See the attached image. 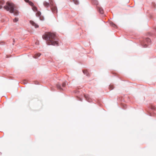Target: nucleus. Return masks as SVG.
Returning a JSON list of instances; mask_svg holds the SVG:
<instances>
[{"label": "nucleus", "instance_id": "nucleus-21", "mask_svg": "<svg viewBox=\"0 0 156 156\" xmlns=\"http://www.w3.org/2000/svg\"><path fill=\"white\" fill-rule=\"evenodd\" d=\"M66 86V83L65 82H63L62 83V87H64Z\"/></svg>", "mask_w": 156, "mask_h": 156}, {"label": "nucleus", "instance_id": "nucleus-12", "mask_svg": "<svg viewBox=\"0 0 156 156\" xmlns=\"http://www.w3.org/2000/svg\"><path fill=\"white\" fill-rule=\"evenodd\" d=\"M145 41L148 43L151 42V40L149 38H147L145 40Z\"/></svg>", "mask_w": 156, "mask_h": 156}, {"label": "nucleus", "instance_id": "nucleus-9", "mask_svg": "<svg viewBox=\"0 0 156 156\" xmlns=\"http://www.w3.org/2000/svg\"><path fill=\"white\" fill-rule=\"evenodd\" d=\"M41 55V54L40 53L36 54L34 56V58H37L38 57H39Z\"/></svg>", "mask_w": 156, "mask_h": 156}, {"label": "nucleus", "instance_id": "nucleus-19", "mask_svg": "<svg viewBox=\"0 0 156 156\" xmlns=\"http://www.w3.org/2000/svg\"><path fill=\"white\" fill-rule=\"evenodd\" d=\"M28 3L31 6H32L34 5V4L32 2L29 1Z\"/></svg>", "mask_w": 156, "mask_h": 156}, {"label": "nucleus", "instance_id": "nucleus-14", "mask_svg": "<svg viewBox=\"0 0 156 156\" xmlns=\"http://www.w3.org/2000/svg\"><path fill=\"white\" fill-rule=\"evenodd\" d=\"M32 9L34 11H37V7L33 5V6H32Z\"/></svg>", "mask_w": 156, "mask_h": 156}, {"label": "nucleus", "instance_id": "nucleus-4", "mask_svg": "<svg viewBox=\"0 0 156 156\" xmlns=\"http://www.w3.org/2000/svg\"><path fill=\"white\" fill-rule=\"evenodd\" d=\"M30 23L33 26H34L35 28H38L39 27L38 25L37 24L35 23L33 21H30Z\"/></svg>", "mask_w": 156, "mask_h": 156}, {"label": "nucleus", "instance_id": "nucleus-2", "mask_svg": "<svg viewBox=\"0 0 156 156\" xmlns=\"http://www.w3.org/2000/svg\"><path fill=\"white\" fill-rule=\"evenodd\" d=\"M4 9L11 13H13L14 15H17L19 14L18 11L16 9V5L12 3L7 2L6 5L4 7Z\"/></svg>", "mask_w": 156, "mask_h": 156}, {"label": "nucleus", "instance_id": "nucleus-11", "mask_svg": "<svg viewBox=\"0 0 156 156\" xmlns=\"http://www.w3.org/2000/svg\"><path fill=\"white\" fill-rule=\"evenodd\" d=\"M71 2H73L76 4H78V2L77 0H70Z\"/></svg>", "mask_w": 156, "mask_h": 156}, {"label": "nucleus", "instance_id": "nucleus-13", "mask_svg": "<svg viewBox=\"0 0 156 156\" xmlns=\"http://www.w3.org/2000/svg\"><path fill=\"white\" fill-rule=\"evenodd\" d=\"M83 72L84 74L86 75L87 76H88L89 73L87 70H83Z\"/></svg>", "mask_w": 156, "mask_h": 156}, {"label": "nucleus", "instance_id": "nucleus-16", "mask_svg": "<svg viewBox=\"0 0 156 156\" xmlns=\"http://www.w3.org/2000/svg\"><path fill=\"white\" fill-rule=\"evenodd\" d=\"M57 87L59 89H62V88H61V86H60V85L59 84H57Z\"/></svg>", "mask_w": 156, "mask_h": 156}, {"label": "nucleus", "instance_id": "nucleus-3", "mask_svg": "<svg viewBox=\"0 0 156 156\" xmlns=\"http://www.w3.org/2000/svg\"><path fill=\"white\" fill-rule=\"evenodd\" d=\"M51 9L53 13H57V9L56 6L55 5L53 6H51Z\"/></svg>", "mask_w": 156, "mask_h": 156}, {"label": "nucleus", "instance_id": "nucleus-23", "mask_svg": "<svg viewBox=\"0 0 156 156\" xmlns=\"http://www.w3.org/2000/svg\"><path fill=\"white\" fill-rule=\"evenodd\" d=\"M25 1L27 2H29V0H24Z\"/></svg>", "mask_w": 156, "mask_h": 156}, {"label": "nucleus", "instance_id": "nucleus-7", "mask_svg": "<svg viewBox=\"0 0 156 156\" xmlns=\"http://www.w3.org/2000/svg\"><path fill=\"white\" fill-rule=\"evenodd\" d=\"M5 3V2L3 1H0V9L2 8V5H3Z\"/></svg>", "mask_w": 156, "mask_h": 156}, {"label": "nucleus", "instance_id": "nucleus-6", "mask_svg": "<svg viewBox=\"0 0 156 156\" xmlns=\"http://www.w3.org/2000/svg\"><path fill=\"white\" fill-rule=\"evenodd\" d=\"M43 5L45 7H47L49 6V3L44 2L43 3Z\"/></svg>", "mask_w": 156, "mask_h": 156}, {"label": "nucleus", "instance_id": "nucleus-5", "mask_svg": "<svg viewBox=\"0 0 156 156\" xmlns=\"http://www.w3.org/2000/svg\"><path fill=\"white\" fill-rule=\"evenodd\" d=\"M97 8L98 11L100 13L102 14L104 13V10L101 7L99 6H98Z\"/></svg>", "mask_w": 156, "mask_h": 156}, {"label": "nucleus", "instance_id": "nucleus-1", "mask_svg": "<svg viewBox=\"0 0 156 156\" xmlns=\"http://www.w3.org/2000/svg\"><path fill=\"white\" fill-rule=\"evenodd\" d=\"M55 35L53 33L46 32L42 36L43 39L46 41L47 44L48 45H58V42L55 41Z\"/></svg>", "mask_w": 156, "mask_h": 156}, {"label": "nucleus", "instance_id": "nucleus-22", "mask_svg": "<svg viewBox=\"0 0 156 156\" xmlns=\"http://www.w3.org/2000/svg\"><path fill=\"white\" fill-rule=\"evenodd\" d=\"M111 24L112 25V26L113 27H116V26L115 24H114L113 23H111Z\"/></svg>", "mask_w": 156, "mask_h": 156}, {"label": "nucleus", "instance_id": "nucleus-10", "mask_svg": "<svg viewBox=\"0 0 156 156\" xmlns=\"http://www.w3.org/2000/svg\"><path fill=\"white\" fill-rule=\"evenodd\" d=\"M84 97H85V98L86 99V100H87L88 101H90V98H89V97L88 96V95H84Z\"/></svg>", "mask_w": 156, "mask_h": 156}, {"label": "nucleus", "instance_id": "nucleus-8", "mask_svg": "<svg viewBox=\"0 0 156 156\" xmlns=\"http://www.w3.org/2000/svg\"><path fill=\"white\" fill-rule=\"evenodd\" d=\"M49 5L50 4L51 5V6H53L55 5L53 2L52 0H49Z\"/></svg>", "mask_w": 156, "mask_h": 156}, {"label": "nucleus", "instance_id": "nucleus-20", "mask_svg": "<svg viewBox=\"0 0 156 156\" xmlns=\"http://www.w3.org/2000/svg\"><path fill=\"white\" fill-rule=\"evenodd\" d=\"M109 88L110 90H112L113 89V86L112 85H110L109 86Z\"/></svg>", "mask_w": 156, "mask_h": 156}, {"label": "nucleus", "instance_id": "nucleus-24", "mask_svg": "<svg viewBox=\"0 0 156 156\" xmlns=\"http://www.w3.org/2000/svg\"><path fill=\"white\" fill-rule=\"evenodd\" d=\"M152 108V109H155V108H154V107H153V108L152 107V108Z\"/></svg>", "mask_w": 156, "mask_h": 156}, {"label": "nucleus", "instance_id": "nucleus-18", "mask_svg": "<svg viewBox=\"0 0 156 156\" xmlns=\"http://www.w3.org/2000/svg\"><path fill=\"white\" fill-rule=\"evenodd\" d=\"M18 20V18H15L13 20V21L14 22H17Z\"/></svg>", "mask_w": 156, "mask_h": 156}, {"label": "nucleus", "instance_id": "nucleus-15", "mask_svg": "<svg viewBox=\"0 0 156 156\" xmlns=\"http://www.w3.org/2000/svg\"><path fill=\"white\" fill-rule=\"evenodd\" d=\"M142 46L144 48H146L147 46V44H145V43L144 42L143 43H142Z\"/></svg>", "mask_w": 156, "mask_h": 156}, {"label": "nucleus", "instance_id": "nucleus-17", "mask_svg": "<svg viewBox=\"0 0 156 156\" xmlns=\"http://www.w3.org/2000/svg\"><path fill=\"white\" fill-rule=\"evenodd\" d=\"M41 15V13L40 12H37V13L36 14V15L37 16H40Z\"/></svg>", "mask_w": 156, "mask_h": 156}]
</instances>
